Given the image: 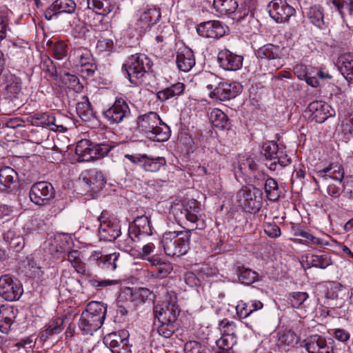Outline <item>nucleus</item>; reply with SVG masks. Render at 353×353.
<instances>
[{
    "instance_id": "nucleus-55",
    "label": "nucleus",
    "mask_w": 353,
    "mask_h": 353,
    "mask_svg": "<svg viewBox=\"0 0 353 353\" xmlns=\"http://www.w3.org/2000/svg\"><path fill=\"white\" fill-rule=\"evenodd\" d=\"M239 279L242 283L250 285L258 280V274L250 269H244L241 271Z\"/></svg>"
},
{
    "instance_id": "nucleus-46",
    "label": "nucleus",
    "mask_w": 353,
    "mask_h": 353,
    "mask_svg": "<svg viewBox=\"0 0 353 353\" xmlns=\"http://www.w3.org/2000/svg\"><path fill=\"white\" fill-rule=\"evenodd\" d=\"M68 48V43L64 41H57L54 43H52L50 47L52 56L58 60H61L67 56Z\"/></svg>"
},
{
    "instance_id": "nucleus-22",
    "label": "nucleus",
    "mask_w": 353,
    "mask_h": 353,
    "mask_svg": "<svg viewBox=\"0 0 353 353\" xmlns=\"http://www.w3.org/2000/svg\"><path fill=\"white\" fill-rule=\"evenodd\" d=\"M120 256L119 252H113L109 254H103L101 251H93L88 258L90 262H94L98 266L108 271H114L118 266V261Z\"/></svg>"
},
{
    "instance_id": "nucleus-32",
    "label": "nucleus",
    "mask_w": 353,
    "mask_h": 353,
    "mask_svg": "<svg viewBox=\"0 0 353 353\" xmlns=\"http://www.w3.org/2000/svg\"><path fill=\"white\" fill-rule=\"evenodd\" d=\"M305 348L308 353H330V347L327 345L326 340L317 334L307 339Z\"/></svg>"
},
{
    "instance_id": "nucleus-39",
    "label": "nucleus",
    "mask_w": 353,
    "mask_h": 353,
    "mask_svg": "<svg viewBox=\"0 0 353 353\" xmlns=\"http://www.w3.org/2000/svg\"><path fill=\"white\" fill-rule=\"evenodd\" d=\"M21 83L19 77L13 74L8 76L7 85L5 89L6 97L10 99L17 98L21 92Z\"/></svg>"
},
{
    "instance_id": "nucleus-59",
    "label": "nucleus",
    "mask_w": 353,
    "mask_h": 353,
    "mask_svg": "<svg viewBox=\"0 0 353 353\" xmlns=\"http://www.w3.org/2000/svg\"><path fill=\"white\" fill-rule=\"evenodd\" d=\"M264 156L266 159L273 160L279 152V146L275 142H268L263 145Z\"/></svg>"
},
{
    "instance_id": "nucleus-54",
    "label": "nucleus",
    "mask_w": 353,
    "mask_h": 353,
    "mask_svg": "<svg viewBox=\"0 0 353 353\" xmlns=\"http://www.w3.org/2000/svg\"><path fill=\"white\" fill-rule=\"evenodd\" d=\"M155 248L156 246L153 243H148L141 250L137 249V251L132 252V256L148 260L150 254L154 252Z\"/></svg>"
},
{
    "instance_id": "nucleus-21",
    "label": "nucleus",
    "mask_w": 353,
    "mask_h": 353,
    "mask_svg": "<svg viewBox=\"0 0 353 353\" xmlns=\"http://www.w3.org/2000/svg\"><path fill=\"white\" fill-rule=\"evenodd\" d=\"M148 261L150 263V275L154 279H165L173 271L172 263L161 259L159 256L153 255Z\"/></svg>"
},
{
    "instance_id": "nucleus-2",
    "label": "nucleus",
    "mask_w": 353,
    "mask_h": 353,
    "mask_svg": "<svg viewBox=\"0 0 353 353\" xmlns=\"http://www.w3.org/2000/svg\"><path fill=\"white\" fill-rule=\"evenodd\" d=\"M107 312L105 304L90 302L81 314L78 323L79 330L83 335H92L103 325Z\"/></svg>"
},
{
    "instance_id": "nucleus-38",
    "label": "nucleus",
    "mask_w": 353,
    "mask_h": 353,
    "mask_svg": "<svg viewBox=\"0 0 353 353\" xmlns=\"http://www.w3.org/2000/svg\"><path fill=\"white\" fill-rule=\"evenodd\" d=\"M87 3L90 9L104 16L108 15L114 8L113 0H88Z\"/></svg>"
},
{
    "instance_id": "nucleus-28",
    "label": "nucleus",
    "mask_w": 353,
    "mask_h": 353,
    "mask_svg": "<svg viewBox=\"0 0 353 353\" xmlns=\"http://www.w3.org/2000/svg\"><path fill=\"white\" fill-rule=\"evenodd\" d=\"M17 310L12 306H1L0 307V330L8 334L16 316Z\"/></svg>"
},
{
    "instance_id": "nucleus-51",
    "label": "nucleus",
    "mask_w": 353,
    "mask_h": 353,
    "mask_svg": "<svg viewBox=\"0 0 353 353\" xmlns=\"http://www.w3.org/2000/svg\"><path fill=\"white\" fill-rule=\"evenodd\" d=\"M307 16L311 23L316 26L321 27L323 24V14L319 7L314 6L310 8Z\"/></svg>"
},
{
    "instance_id": "nucleus-20",
    "label": "nucleus",
    "mask_w": 353,
    "mask_h": 353,
    "mask_svg": "<svg viewBox=\"0 0 353 353\" xmlns=\"http://www.w3.org/2000/svg\"><path fill=\"white\" fill-rule=\"evenodd\" d=\"M307 110L311 113V119L319 123H322L328 118L335 115L334 110L329 104L321 101L310 103Z\"/></svg>"
},
{
    "instance_id": "nucleus-6",
    "label": "nucleus",
    "mask_w": 353,
    "mask_h": 353,
    "mask_svg": "<svg viewBox=\"0 0 353 353\" xmlns=\"http://www.w3.org/2000/svg\"><path fill=\"white\" fill-rule=\"evenodd\" d=\"M69 59L76 67L81 68L84 77L92 76L97 69L93 55L86 47L74 44L70 52Z\"/></svg>"
},
{
    "instance_id": "nucleus-40",
    "label": "nucleus",
    "mask_w": 353,
    "mask_h": 353,
    "mask_svg": "<svg viewBox=\"0 0 353 353\" xmlns=\"http://www.w3.org/2000/svg\"><path fill=\"white\" fill-rule=\"evenodd\" d=\"M131 301L137 303L152 302L155 299V294L152 291L146 288H139L134 290L129 289Z\"/></svg>"
},
{
    "instance_id": "nucleus-42",
    "label": "nucleus",
    "mask_w": 353,
    "mask_h": 353,
    "mask_svg": "<svg viewBox=\"0 0 353 353\" xmlns=\"http://www.w3.org/2000/svg\"><path fill=\"white\" fill-rule=\"evenodd\" d=\"M166 165V160L163 157L151 158L146 154L143 161L142 168L146 172H157Z\"/></svg>"
},
{
    "instance_id": "nucleus-19",
    "label": "nucleus",
    "mask_w": 353,
    "mask_h": 353,
    "mask_svg": "<svg viewBox=\"0 0 353 353\" xmlns=\"http://www.w3.org/2000/svg\"><path fill=\"white\" fill-rule=\"evenodd\" d=\"M161 17L159 9L156 8H148L140 13L135 23L134 28L139 34L144 33L155 24Z\"/></svg>"
},
{
    "instance_id": "nucleus-10",
    "label": "nucleus",
    "mask_w": 353,
    "mask_h": 353,
    "mask_svg": "<svg viewBox=\"0 0 353 353\" xmlns=\"http://www.w3.org/2000/svg\"><path fill=\"white\" fill-rule=\"evenodd\" d=\"M23 292L22 287L17 280L9 274L0 276V296L8 301L18 300Z\"/></svg>"
},
{
    "instance_id": "nucleus-27",
    "label": "nucleus",
    "mask_w": 353,
    "mask_h": 353,
    "mask_svg": "<svg viewBox=\"0 0 353 353\" xmlns=\"http://www.w3.org/2000/svg\"><path fill=\"white\" fill-rule=\"evenodd\" d=\"M176 63L181 71L189 72L195 65L193 51L188 48L180 50L176 54Z\"/></svg>"
},
{
    "instance_id": "nucleus-50",
    "label": "nucleus",
    "mask_w": 353,
    "mask_h": 353,
    "mask_svg": "<svg viewBox=\"0 0 353 353\" xmlns=\"http://www.w3.org/2000/svg\"><path fill=\"white\" fill-rule=\"evenodd\" d=\"M63 82L76 92H81L83 89V85L80 83L79 78L74 74L65 73L63 77Z\"/></svg>"
},
{
    "instance_id": "nucleus-41",
    "label": "nucleus",
    "mask_w": 353,
    "mask_h": 353,
    "mask_svg": "<svg viewBox=\"0 0 353 353\" xmlns=\"http://www.w3.org/2000/svg\"><path fill=\"white\" fill-rule=\"evenodd\" d=\"M83 181L89 185L93 191H99L102 189L105 183L103 174L98 171L90 172L88 176L83 178Z\"/></svg>"
},
{
    "instance_id": "nucleus-26",
    "label": "nucleus",
    "mask_w": 353,
    "mask_h": 353,
    "mask_svg": "<svg viewBox=\"0 0 353 353\" xmlns=\"http://www.w3.org/2000/svg\"><path fill=\"white\" fill-rule=\"evenodd\" d=\"M344 174L345 172L342 165L334 163H332L327 167L316 172L317 176L323 181H326L331 179L340 183L344 179Z\"/></svg>"
},
{
    "instance_id": "nucleus-35",
    "label": "nucleus",
    "mask_w": 353,
    "mask_h": 353,
    "mask_svg": "<svg viewBox=\"0 0 353 353\" xmlns=\"http://www.w3.org/2000/svg\"><path fill=\"white\" fill-rule=\"evenodd\" d=\"M67 260L70 263L75 271L81 275L88 274L85 263L82 260V254L77 250H72L67 253Z\"/></svg>"
},
{
    "instance_id": "nucleus-25",
    "label": "nucleus",
    "mask_w": 353,
    "mask_h": 353,
    "mask_svg": "<svg viewBox=\"0 0 353 353\" xmlns=\"http://www.w3.org/2000/svg\"><path fill=\"white\" fill-rule=\"evenodd\" d=\"M76 3L73 0H56L45 11V17L51 20L53 16L60 13H73L76 9Z\"/></svg>"
},
{
    "instance_id": "nucleus-18",
    "label": "nucleus",
    "mask_w": 353,
    "mask_h": 353,
    "mask_svg": "<svg viewBox=\"0 0 353 353\" xmlns=\"http://www.w3.org/2000/svg\"><path fill=\"white\" fill-rule=\"evenodd\" d=\"M152 234L151 223L148 216L145 215L138 216L129 225L128 234L131 239L141 240L143 237L150 236Z\"/></svg>"
},
{
    "instance_id": "nucleus-62",
    "label": "nucleus",
    "mask_w": 353,
    "mask_h": 353,
    "mask_svg": "<svg viewBox=\"0 0 353 353\" xmlns=\"http://www.w3.org/2000/svg\"><path fill=\"white\" fill-rule=\"evenodd\" d=\"M114 48V41L111 39L101 38L97 43V49L101 52H112Z\"/></svg>"
},
{
    "instance_id": "nucleus-63",
    "label": "nucleus",
    "mask_w": 353,
    "mask_h": 353,
    "mask_svg": "<svg viewBox=\"0 0 353 353\" xmlns=\"http://www.w3.org/2000/svg\"><path fill=\"white\" fill-rule=\"evenodd\" d=\"M42 69L50 79H56L57 77V68L50 59L48 58L43 61Z\"/></svg>"
},
{
    "instance_id": "nucleus-52",
    "label": "nucleus",
    "mask_w": 353,
    "mask_h": 353,
    "mask_svg": "<svg viewBox=\"0 0 353 353\" xmlns=\"http://www.w3.org/2000/svg\"><path fill=\"white\" fill-rule=\"evenodd\" d=\"M340 128L344 135H353V114L341 117Z\"/></svg>"
},
{
    "instance_id": "nucleus-37",
    "label": "nucleus",
    "mask_w": 353,
    "mask_h": 353,
    "mask_svg": "<svg viewBox=\"0 0 353 353\" xmlns=\"http://www.w3.org/2000/svg\"><path fill=\"white\" fill-rule=\"evenodd\" d=\"M185 85L181 82L172 84L170 86L157 92V98L161 101H165L171 98L178 97L183 94Z\"/></svg>"
},
{
    "instance_id": "nucleus-7",
    "label": "nucleus",
    "mask_w": 353,
    "mask_h": 353,
    "mask_svg": "<svg viewBox=\"0 0 353 353\" xmlns=\"http://www.w3.org/2000/svg\"><path fill=\"white\" fill-rule=\"evenodd\" d=\"M153 312L161 323H174L180 312L176 294L172 291L167 292L165 300L157 304Z\"/></svg>"
},
{
    "instance_id": "nucleus-57",
    "label": "nucleus",
    "mask_w": 353,
    "mask_h": 353,
    "mask_svg": "<svg viewBox=\"0 0 353 353\" xmlns=\"http://www.w3.org/2000/svg\"><path fill=\"white\" fill-rule=\"evenodd\" d=\"M90 285L96 290H99L110 285L118 283L117 280L91 279L88 281Z\"/></svg>"
},
{
    "instance_id": "nucleus-44",
    "label": "nucleus",
    "mask_w": 353,
    "mask_h": 353,
    "mask_svg": "<svg viewBox=\"0 0 353 353\" xmlns=\"http://www.w3.org/2000/svg\"><path fill=\"white\" fill-rule=\"evenodd\" d=\"M214 7L221 14L233 13L238 8L237 0H214Z\"/></svg>"
},
{
    "instance_id": "nucleus-64",
    "label": "nucleus",
    "mask_w": 353,
    "mask_h": 353,
    "mask_svg": "<svg viewBox=\"0 0 353 353\" xmlns=\"http://www.w3.org/2000/svg\"><path fill=\"white\" fill-rule=\"evenodd\" d=\"M185 353H206V348L197 341H189L185 343L184 348Z\"/></svg>"
},
{
    "instance_id": "nucleus-24",
    "label": "nucleus",
    "mask_w": 353,
    "mask_h": 353,
    "mask_svg": "<svg viewBox=\"0 0 353 353\" xmlns=\"http://www.w3.org/2000/svg\"><path fill=\"white\" fill-rule=\"evenodd\" d=\"M243 58L227 49L221 50L218 54L220 66L225 70L236 71L241 68Z\"/></svg>"
},
{
    "instance_id": "nucleus-30",
    "label": "nucleus",
    "mask_w": 353,
    "mask_h": 353,
    "mask_svg": "<svg viewBox=\"0 0 353 353\" xmlns=\"http://www.w3.org/2000/svg\"><path fill=\"white\" fill-rule=\"evenodd\" d=\"M282 50L280 46L268 43L259 48L256 52V56L259 59L268 61L276 60L279 61L282 56Z\"/></svg>"
},
{
    "instance_id": "nucleus-16",
    "label": "nucleus",
    "mask_w": 353,
    "mask_h": 353,
    "mask_svg": "<svg viewBox=\"0 0 353 353\" xmlns=\"http://www.w3.org/2000/svg\"><path fill=\"white\" fill-rule=\"evenodd\" d=\"M129 113L128 103L123 98L119 97L103 112V116L110 123L114 124L121 123Z\"/></svg>"
},
{
    "instance_id": "nucleus-47",
    "label": "nucleus",
    "mask_w": 353,
    "mask_h": 353,
    "mask_svg": "<svg viewBox=\"0 0 353 353\" xmlns=\"http://www.w3.org/2000/svg\"><path fill=\"white\" fill-rule=\"evenodd\" d=\"M265 190L267 197L270 201H276L279 199V190L277 182L272 178H268L265 183Z\"/></svg>"
},
{
    "instance_id": "nucleus-60",
    "label": "nucleus",
    "mask_w": 353,
    "mask_h": 353,
    "mask_svg": "<svg viewBox=\"0 0 353 353\" xmlns=\"http://www.w3.org/2000/svg\"><path fill=\"white\" fill-rule=\"evenodd\" d=\"M85 101L79 102L77 105V112L79 117L83 120H86L90 112V103L88 97L84 98Z\"/></svg>"
},
{
    "instance_id": "nucleus-31",
    "label": "nucleus",
    "mask_w": 353,
    "mask_h": 353,
    "mask_svg": "<svg viewBox=\"0 0 353 353\" xmlns=\"http://www.w3.org/2000/svg\"><path fill=\"white\" fill-rule=\"evenodd\" d=\"M337 67L345 79L353 83V54L347 53L340 56L337 61Z\"/></svg>"
},
{
    "instance_id": "nucleus-5",
    "label": "nucleus",
    "mask_w": 353,
    "mask_h": 353,
    "mask_svg": "<svg viewBox=\"0 0 353 353\" xmlns=\"http://www.w3.org/2000/svg\"><path fill=\"white\" fill-rule=\"evenodd\" d=\"M261 190L254 185L243 186L236 193L237 205L245 212L255 214L262 206Z\"/></svg>"
},
{
    "instance_id": "nucleus-4",
    "label": "nucleus",
    "mask_w": 353,
    "mask_h": 353,
    "mask_svg": "<svg viewBox=\"0 0 353 353\" xmlns=\"http://www.w3.org/2000/svg\"><path fill=\"white\" fill-rule=\"evenodd\" d=\"M152 66L151 59L144 54L137 53L128 57L122 65V71L125 72L129 81L135 85L141 84L145 75Z\"/></svg>"
},
{
    "instance_id": "nucleus-34",
    "label": "nucleus",
    "mask_w": 353,
    "mask_h": 353,
    "mask_svg": "<svg viewBox=\"0 0 353 353\" xmlns=\"http://www.w3.org/2000/svg\"><path fill=\"white\" fill-rule=\"evenodd\" d=\"M263 307V304L258 300H250L248 302L240 301L236 306V310L239 316L245 319Z\"/></svg>"
},
{
    "instance_id": "nucleus-56",
    "label": "nucleus",
    "mask_w": 353,
    "mask_h": 353,
    "mask_svg": "<svg viewBox=\"0 0 353 353\" xmlns=\"http://www.w3.org/2000/svg\"><path fill=\"white\" fill-rule=\"evenodd\" d=\"M308 296L307 292H296L292 293L290 298L292 306L294 308L299 307L307 299Z\"/></svg>"
},
{
    "instance_id": "nucleus-9",
    "label": "nucleus",
    "mask_w": 353,
    "mask_h": 353,
    "mask_svg": "<svg viewBox=\"0 0 353 353\" xmlns=\"http://www.w3.org/2000/svg\"><path fill=\"white\" fill-rule=\"evenodd\" d=\"M128 336V332L122 330L106 334L103 343L112 353H132Z\"/></svg>"
},
{
    "instance_id": "nucleus-45",
    "label": "nucleus",
    "mask_w": 353,
    "mask_h": 353,
    "mask_svg": "<svg viewBox=\"0 0 353 353\" xmlns=\"http://www.w3.org/2000/svg\"><path fill=\"white\" fill-rule=\"evenodd\" d=\"M218 328L223 336H237V326L234 321L224 319L219 323Z\"/></svg>"
},
{
    "instance_id": "nucleus-49",
    "label": "nucleus",
    "mask_w": 353,
    "mask_h": 353,
    "mask_svg": "<svg viewBox=\"0 0 353 353\" xmlns=\"http://www.w3.org/2000/svg\"><path fill=\"white\" fill-rule=\"evenodd\" d=\"M63 319L57 317L50 321L45 330L46 336H50L60 333L63 330Z\"/></svg>"
},
{
    "instance_id": "nucleus-17",
    "label": "nucleus",
    "mask_w": 353,
    "mask_h": 353,
    "mask_svg": "<svg viewBox=\"0 0 353 353\" xmlns=\"http://www.w3.org/2000/svg\"><path fill=\"white\" fill-rule=\"evenodd\" d=\"M268 8L270 17L278 23L288 21L295 12L286 0H273L270 3Z\"/></svg>"
},
{
    "instance_id": "nucleus-29",
    "label": "nucleus",
    "mask_w": 353,
    "mask_h": 353,
    "mask_svg": "<svg viewBox=\"0 0 353 353\" xmlns=\"http://www.w3.org/2000/svg\"><path fill=\"white\" fill-rule=\"evenodd\" d=\"M75 154L77 156V160L80 162L90 161L96 158L93 143L87 139H82L77 143Z\"/></svg>"
},
{
    "instance_id": "nucleus-58",
    "label": "nucleus",
    "mask_w": 353,
    "mask_h": 353,
    "mask_svg": "<svg viewBox=\"0 0 353 353\" xmlns=\"http://www.w3.org/2000/svg\"><path fill=\"white\" fill-rule=\"evenodd\" d=\"M140 240L138 239H131L130 236L128 235V239L123 241H119V247L121 250H123L125 252H128L131 256H132V252L137 251V248L135 245H134V243L138 242Z\"/></svg>"
},
{
    "instance_id": "nucleus-14",
    "label": "nucleus",
    "mask_w": 353,
    "mask_h": 353,
    "mask_svg": "<svg viewBox=\"0 0 353 353\" xmlns=\"http://www.w3.org/2000/svg\"><path fill=\"white\" fill-rule=\"evenodd\" d=\"M242 90V85L237 81L219 82L217 86L210 92V97L220 101L230 100L238 96Z\"/></svg>"
},
{
    "instance_id": "nucleus-53",
    "label": "nucleus",
    "mask_w": 353,
    "mask_h": 353,
    "mask_svg": "<svg viewBox=\"0 0 353 353\" xmlns=\"http://www.w3.org/2000/svg\"><path fill=\"white\" fill-rule=\"evenodd\" d=\"M239 169L243 174L252 176L257 169V165L252 158H247L239 165Z\"/></svg>"
},
{
    "instance_id": "nucleus-43",
    "label": "nucleus",
    "mask_w": 353,
    "mask_h": 353,
    "mask_svg": "<svg viewBox=\"0 0 353 353\" xmlns=\"http://www.w3.org/2000/svg\"><path fill=\"white\" fill-rule=\"evenodd\" d=\"M212 125L219 129L227 128L229 124L228 116L220 109H213L210 115Z\"/></svg>"
},
{
    "instance_id": "nucleus-3",
    "label": "nucleus",
    "mask_w": 353,
    "mask_h": 353,
    "mask_svg": "<svg viewBox=\"0 0 353 353\" xmlns=\"http://www.w3.org/2000/svg\"><path fill=\"white\" fill-rule=\"evenodd\" d=\"M137 125L139 129L154 141L163 142L170 137L169 126L161 119L157 112H149L140 115L137 118Z\"/></svg>"
},
{
    "instance_id": "nucleus-11",
    "label": "nucleus",
    "mask_w": 353,
    "mask_h": 353,
    "mask_svg": "<svg viewBox=\"0 0 353 353\" xmlns=\"http://www.w3.org/2000/svg\"><path fill=\"white\" fill-rule=\"evenodd\" d=\"M29 196L36 205H44L54 196V188L46 181L37 182L31 187Z\"/></svg>"
},
{
    "instance_id": "nucleus-15",
    "label": "nucleus",
    "mask_w": 353,
    "mask_h": 353,
    "mask_svg": "<svg viewBox=\"0 0 353 353\" xmlns=\"http://www.w3.org/2000/svg\"><path fill=\"white\" fill-rule=\"evenodd\" d=\"M296 234L301 238L293 239L294 242L305 245L314 250L330 245L331 236L325 234L317 236L310 231L300 230Z\"/></svg>"
},
{
    "instance_id": "nucleus-61",
    "label": "nucleus",
    "mask_w": 353,
    "mask_h": 353,
    "mask_svg": "<svg viewBox=\"0 0 353 353\" xmlns=\"http://www.w3.org/2000/svg\"><path fill=\"white\" fill-rule=\"evenodd\" d=\"M333 3L341 14L345 11L353 14V0H334Z\"/></svg>"
},
{
    "instance_id": "nucleus-23",
    "label": "nucleus",
    "mask_w": 353,
    "mask_h": 353,
    "mask_svg": "<svg viewBox=\"0 0 353 353\" xmlns=\"http://www.w3.org/2000/svg\"><path fill=\"white\" fill-rule=\"evenodd\" d=\"M196 31L203 37L218 39L225 34V28L219 21H208L200 23Z\"/></svg>"
},
{
    "instance_id": "nucleus-48",
    "label": "nucleus",
    "mask_w": 353,
    "mask_h": 353,
    "mask_svg": "<svg viewBox=\"0 0 353 353\" xmlns=\"http://www.w3.org/2000/svg\"><path fill=\"white\" fill-rule=\"evenodd\" d=\"M237 343V336H223L216 340V344L217 347L225 351H233L232 347Z\"/></svg>"
},
{
    "instance_id": "nucleus-13",
    "label": "nucleus",
    "mask_w": 353,
    "mask_h": 353,
    "mask_svg": "<svg viewBox=\"0 0 353 353\" xmlns=\"http://www.w3.org/2000/svg\"><path fill=\"white\" fill-rule=\"evenodd\" d=\"M275 350L281 352H287L299 341L296 334L291 330H283L276 332L272 337Z\"/></svg>"
},
{
    "instance_id": "nucleus-36",
    "label": "nucleus",
    "mask_w": 353,
    "mask_h": 353,
    "mask_svg": "<svg viewBox=\"0 0 353 353\" xmlns=\"http://www.w3.org/2000/svg\"><path fill=\"white\" fill-rule=\"evenodd\" d=\"M17 173L16 171L8 166L0 169V189L3 191H7L11 188L12 185L17 180Z\"/></svg>"
},
{
    "instance_id": "nucleus-8",
    "label": "nucleus",
    "mask_w": 353,
    "mask_h": 353,
    "mask_svg": "<svg viewBox=\"0 0 353 353\" xmlns=\"http://www.w3.org/2000/svg\"><path fill=\"white\" fill-rule=\"evenodd\" d=\"M97 219L100 223L99 228L100 239L112 241L121 235L119 220L110 216L108 211L103 210Z\"/></svg>"
},
{
    "instance_id": "nucleus-33",
    "label": "nucleus",
    "mask_w": 353,
    "mask_h": 353,
    "mask_svg": "<svg viewBox=\"0 0 353 353\" xmlns=\"http://www.w3.org/2000/svg\"><path fill=\"white\" fill-rule=\"evenodd\" d=\"M305 257V263L308 268L314 267L321 269H325L332 263L331 256L328 254H307Z\"/></svg>"
},
{
    "instance_id": "nucleus-12",
    "label": "nucleus",
    "mask_w": 353,
    "mask_h": 353,
    "mask_svg": "<svg viewBox=\"0 0 353 353\" xmlns=\"http://www.w3.org/2000/svg\"><path fill=\"white\" fill-rule=\"evenodd\" d=\"M26 121L35 126L48 127L51 130L65 132L67 128L53 115L47 112H37L28 115Z\"/></svg>"
},
{
    "instance_id": "nucleus-1",
    "label": "nucleus",
    "mask_w": 353,
    "mask_h": 353,
    "mask_svg": "<svg viewBox=\"0 0 353 353\" xmlns=\"http://www.w3.org/2000/svg\"><path fill=\"white\" fill-rule=\"evenodd\" d=\"M200 208L195 199H186L182 203H174L171 213L179 223L185 218L190 223V229L181 231H165L161 239L165 253L169 256H181L188 253L190 249L191 231L202 230L205 221L197 216Z\"/></svg>"
}]
</instances>
